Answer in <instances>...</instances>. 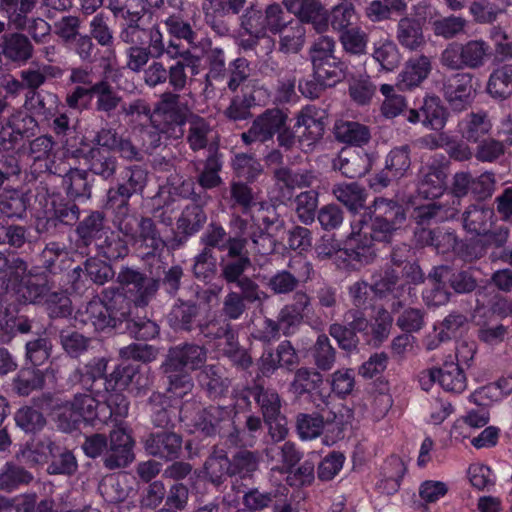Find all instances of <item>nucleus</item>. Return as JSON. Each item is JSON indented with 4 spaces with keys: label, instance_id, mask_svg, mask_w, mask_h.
<instances>
[{
    "label": "nucleus",
    "instance_id": "obj_32",
    "mask_svg": "<svg viewBox=\"0 0 512 512\" xmlns=\"http://www.w3.org/2000/svg\"><path fill=\"white\" fill-rule=\"evenodd\" d=\"M63 70L59 66L49 64H34L19 72L20 79L27 92L25 95H31L39 92V88L46 83L48 79L60 78Z\"/></svg>",
    "mask_w": 512,
    "mask_h": 512
},
{
    "label": "nucleus",
    "instance_id": "obj_25",
    "mask_svg": "<svg viewBox=\"0 0 512 512\" xmlns=\"http://www.w3.org/2000/svg\"><path fill=\"white\" fill-rule=\"evenodd\" d=\"M398 44L406 51L419 52L426 46L421 20L413 16H402L395 29Z\"/></svg>",
    "mask_w": 512,
    "mask_h": 512
},
{
    "label": "nucleus",
    "instance_id": "obj_42",
    "mask_svg": "<svg viewBox=\"0 0 512 512\" xmlns=\"http://www.w3.org/2000/svg\"><path fill=\"white\" fill-rule=\"evenodd\" d=\"M277 35L279 36L278 51L284 54L299 53L306 41V29L295 18Z\"/></svg>",
    "mask_w": 512,
    "mask_h": 512
},
{
    "label": "nucleus",
    "instance_id": "obj_4",
    "mask_svg": "<svg viewBox=\"0 0 512 512\" xmlns=\"http://www.w3.org/2000/svg\"><path fill=\"white\" fill-rule=\"evenodd\" d=\"M85 313L98 331L120 329L131 316L130 302L123 293L106 288L98 297L88 302Z\"/></svg>",
    "mask_w": 512,
    "mask_h": 512
},
{
    "label": "nucleus",
    "instance_id": "obj_34",
    "mask_svg": "<svg viewBox=\"0 0 512 512\" xmlns=\"http://www.w3.org/2000/svg\"><path fill=\"white\" fill-rule=\"evenodd\" d=\"M492 129L487 112H470L458 123V131L467 142L478 143Z\"/></svg>",
    "mask_w": 512,
    "mask_h": 512
},
{
    "label": "nucleus",
    "instance_id": "obj_56",
    "mask_svg": "<svg viewBox=\"0 0 512 512\" xmlns=\"http://www.w3.org/2000/svg\"><path fill=\"white\" fill-rule=\"evenodd\" d=\"M40 0H0V13L6 18L9 28H14L37 8Z\"/></svg>",
    "mask_w": 512,
    "mask_h": 512
},
{
    "label": "nucleus",
    "instance_id": "obj_18",
    "mask_svg": "<svg viewBox=\"0 0 512 512\" xmlns=\"http://www.w3.org/2000/svg\"><path fill=\"white\" fill-rule=\"evenodd\" d=\"M298 363L299 356L292 343L284 340L278 344L275 351L271 347L263 350L256 361L257 377H271L279 368L291 371Z\"/></svg>",
    "mask_w": 512,
    "mask_h": 512
},
{
    "label": "nucleus",
    "instance_id": "obj_12",
    "mask_svg": "<svg viewBox=\"0 0 512 512\" xmlns=\"http://www.w3.org/2000/svg\"><path fill=\"white\" fill-rule=\"evenodd\" d=\"M250 266L251 260L247 256L237 261V263H231L228 268L220 272V276L227 284H235L239 288L238 296L246 304H262L269 296L260 288L258 283L245 276V271Z\"/></svg>",
    "mask_w": 512,
    "mask_h": 512
},
{
    "label": "nucleus",
    "instance_id": "obj_28",
    "mask_svg": "<svg viewBox=\"0 0 512 512\" xmlns=\"http://www.w3.org/2000/svg\"><path fill=\"white\" fill-rule=\"evenodd\" d=\"M24 107L41 122H44L46 119L53 118L59 108H64V104L56 93L41 90L31 95H25Z\"/></svg>",
    "mask_w": 512,
    "mask_h": 512
},
{
    "label": "nucleus",
    "instance_id": "obj_7",
    "mask_svg": "<svg viewBox=\"0 0 512 512\" xmlns=\"http://www.w3.org/2000/svg\"><path fill=\"white\" fill-rule=\"evenodd\" d=\"M197 405L196 402H186L179 410V417L182 421L191 420L194 428L205 436L226 437L230 432L228 428L234 424V418L237 415L235 406L210 405L199 409L194 417L190 407Z\"/></svg>",
    "mask_w": 512,
    "mask_h": 512
},
{
    "label": "nucleus",
    "instance_id": "obj_38",
    "mask_svg": "<svg viewBox=\"0 0 512 512\" xmlns=\"http://www.w3.org/2000/svg\"><path fill=\"white\" fill-rule=\"evenodd\" d=\"M334 136L338 142L362 147L371 139L370 128L356 121L339 120L334 125Z\"/></svg>",
    "mask_w": 512,
    "mask_h": 512
},
{
    "label": "nucleus",
    "instance_id": "obj_19",
    "mask_svg": "<svg viewBox=\"0 0 512 512\" xmlns=\"http://www.w3.org/2000/svg\"><path fill=\"white\" fill-rule=\"evenodd\" d=\"M282 4L302 25H311L319 34L327 32V8L321 0H282Z\"/></svg>",
    "mask_w": 512,
    "mask_h": 512
},
{
    "label": "nucleus",
    "instance_id": "obj_46",
    "mask_svg": "<svg viewBox=\"0 0 512 512\" xmlns=\"http://www.w3.org/2000/svg\"><path fill=\"white\" fill-rule=\"evenodd\" d=\"M273 177L277 186L281 189L286 188L288 198L291 197L293 189L308 187L314 180V175L311 171L305 169L293 170L288 167L275 169Z\"/></svg>",
    "mask_w": 512,
    "mask_h": 512
},
{
    "label": "nucleus",
    "instance_id": "obj_5",
    "mask_svg": "<svg viewBox=\"0 0 512 512\" xmlns=\"http://www.w3.org/2000/svg\"><path fill=\"white\" fill-rule=\"evenodd\" d=\"M348 237L350 256L362 264L370 263L376 256L373 242L389 243L400 227L370 217L369 223L351 226Z\"/></svg>",
    "mask_w": 512,
    "mask_h": 512
},
{
    "label": "nucleus",
    "instance_id": "obj_36",
    "mask_svg": "<svg viewBox=\"0 0 512 512\" xmlns=\"http://www.w3.org/2000/svg\"><path fill=\"white\" fill-rule=\"evenodd\" d=\"M161 370L167 385L166 391L171 396L183 398L192 392L194 383L187 369L179 368L164 361Z\"/></svg>",
    "mask_w": 512,
    "mask_h": 512
},
{
    "label": "nucleus",
    "instance_id": "obj_43",
    "mask_svg": "<svg viewBox=\"0 0 512 512\" xmlns=\"http://www.w3.org/2000/svg\"><path fill=\"white\" fill-rule=\"evenodd\" d=\"M270 4L264 9L255 5H250L239 17L240 27L246 34H256L257 36H266L269 26Z\"/></svg>",
    "mask_w": 512,
    "mask_h": 512
},
{
    "label": "nucleus",
    "instance_id": "obj_16",
    "mask_svg": "<svg viewBox=\"0 0 512 512\" xmlns=\"http://www.w3.org/2000/svg\"><path fill=\"white\" fill-rule=\"evenodd\" d=\"M247 0H203L202 11L205 23L219 36L231 31L229 16L239 15Z\"/></svg>",
    "mask_w": 512,
    "mask_h": 512
},
{
    "label": "nucleus",
    "instance_id": "obj_23",
    "mask_svg": "<svg viewBox=\"0 0 512 512\" xmlns=\"http://www.w3.org/2000/svg\"><path fill=\"white\" fill-rule=\"evenodd\" d=\"M144 14L140 11L126 22L121 24L119 39L129 47L147 45L151 43L153 46L154 41L157 40L160 28L158 25L151 27L141 26V20Z\"/></svg>",
    "mask_w": 512,
    "mask_h": 512
},
{
    "label": "nucleus",
    "instance_id": "obj_21",
    "mask_svg": "<svg viewBox=\"0 0 512 512\" xmlns=\"http://www.w3.org/2000/svg\"><path fill=\"white\" fill-rule=\"evenodd\" d=\"M182 435L169 430L149 433L144 439L145 451L165 461L178 459L182 452Z\"/></svg>",
    "mask_w": 512,
    "mask_h": 512
},
{
    "label": "nucleus",
    "instance_id": "obj_9",
    "mask_svg": "<svg viewBox=\"0 0 512 512\" xmlns=\"http://www.w3.org/2000/svg\"><path fill=\"white\" fill-rule=\"evenodd\" d=\"M94 393H77L72 400L66 401L59 406L57 411L58 427L69 432L77 428L81 422L93 423L98 420L107 423V415L101 414L99 401Z\"/></svg>",
    "mask_w": 512,
    "mask_h": 512
},
{
    "label": "nucleus",
    "instance_id": "obj_31",
    "mask_svg": "<svg viewBox=\"0 0 512 512\" xmlns=\"http://www.w3.org/2000/svg\"><path fill=\"white\" fill-rule=\"evenodd\" d=\"M200 307L192 300L177 299L168 314L169 325L176 331L190 332L197 327Z\"/></svg>",
    "mask_w": 512,
    "mask_h": 512
},
{
    "label": "nucleus",
    "instance_id": "obj_60",
    "mask_svg": "<svg viewBox=\"0 0 512 512\" xmlns=\"http://www.w3.org/2000/svg\"><path fill=\"white\" fill-rule=\"evenodd\" d=\"M247 244L251 242L255 253L266 256L276 249V236L262 231V227L252 220L247 219V230L244 234Z\"/></svg>",
    "mask_w": 512,
    "mask_h": 512
},
{
    "label": "nucleus",
    "instance_id": "obj_44",
    "mask_svg": "<svg viewBox=\"0 0 512 512\" xmlns=\"http://www.w3.org/2000/svg\"><path fill=\"white\" fill-rule=\"evenodd\" d=\"M450 267H434L429 273V279L432 281V287L423 292V299L429 306H441L450 299V293L446 290L443 280L448 277Z\"/></svg>",
    "mask_w": 512,
    "mask_h": 512
},
{
    "label": "nucleus",
    "instance_id": "obj_17",
    "mask_svg": "<svg viewBox=\"0 0 512 512\" xmlns=\"http://www.w3.org/2000/svg\"><path fill=\"white\" fill-rule=\"evenodd\" d=\"M325 118V111L315 105H307L297 114L295 127L304 128L298 137V142L304 152L312 151L323 138Z\"/></svg>",
    "mask_w": 512,
    "mask_h": 512
},
{
    "label": "nucleus",
    "instance_id": "obj_57",
    "mask_svg": "<svg viewBox=\"0 0 512 512\" xmlns=\"http://www.w3.org/2000/svg\"><path fill=\"white\" fill-rule=\"evenodd\" d=\"M372 292L380 298L393 293L399 298L401 292L406 289V285L399 284V274L392 268H386L373 273L372 275Z\"/></svg>",
    "mask_w": 512,
    "mask_h": 512
},
{
    "label": "nucleus",
    "instance_id": "obj_52",
    "mask_svg": "<svg viewBox=\"0 0 512 512\" xmlns=\"http://www.w3.org/2000/svg\"><path fill=\"white\" fill-rule=\"evenodd\" d=\"M372 218L402 227L406 220L404 207L397 201L386 198H376L372 205Z\"/></svg>",
    "mask_w": 512,
    "mask_h": 512
},
{
    "label": "nucleus",
    "instance_id": "obj_2",
    "mask_svg": "<svg viewBox=\"0 0 512 512\" xmlns=\"http://www.w3.org/2000/svg\"><path fill=\"white\" fill-rule=\"evenodd\" d=\"M156 114L158 127L175 140L184 136V127L188 123L187 142L193 151L205 149L213 138L214 130L209 121L194 114L185 98L178 93L163 92Z\"/></svg>",
    "mask_w": 512,
    "mask_h": 512
},
{
    "label": "nucleus",
    "instance_id": "obj_35",
    "mask_svg": "<svg viewBox=\"0 0 512 512\" xmlns=\"http://www.w3.org/2000/svg\"><path fill=\"white\" fill-rule=\"evenodd\" d=\"M91 97L95 98V111L111 117L122 105V96L105 79L90 86Z\"/></svg>",
    "mask_w": 512,
    "mask_h": 512
},
{
    "label": "nucleus",
    "instance_id": "obj_30",
    "mask_svg": "<svg viewBox=\"0 0 512 512\" xmlns=\"http://www.w3.org/2000/svg\"><path fill=\"white\" fill-rule=\"evenodd\" d=\"M155 59H160L166 55L168 59L174 62H184L185 65L191 66L193 75L198 73V66L200 62L199 56L193 54L189 49L183 48L180 43L174 40H169L167 45L164 43V37L160 31L156 41H154Z\"/></svg>",
    "mask_w": 512,
    "mask_h": 512
},
{
    "label": "nucleus",
    "instance_id": "obj_45",
    "mask_svg": "<svg viewBox=\"0 0 512 512\" xmlns=\"http://www.w3.org/2000/svg\"><path fill=\"white\" fill-rule=\"evenodd\" d=\"M108 228L105 226V216L101 211H91L82 221L79 222L76 233L80 241L89 246L92 242H99Z\"/></svg>",
    "mask_w": 512,
    "mask_h": 512
},
{
    "label": "nucleus",
    "instance_id": "obj_10",
    "mask_svg": "<svg viewBox=\"0 0 512 512\" xmlns=\"http://www.w3.org/2000/svg\"><path fill=\"white\" fill-rule=\"evenodd\" d=\"M117 281L125 290L123 295L136 307L147 306L159 288L158 280L130 267H123L120 270Z\"/></svg>",
    "mask_w": 512,
    "mask_h": 512
},
{
    "label": "nucleus",
    "instance_id": "obj_27",
    "mask_svg": "<svg viewBox=\"0 0 512 512\" xmlns=\"http://www.w3.org/2000/svg\"><path fill=\"white\" fill-rule=\"evenodd\" d=\"M248 395L243 396V400L250 405L248 397L252 396L258 405L264 422L277 420L281 414V398L279 394L271 388H265L263 385L255 383L246 388Z\"/></svg>",
    "mask_w": 512,
    "mask_h": 512
},
{
    "label": "nucleus",
    "instance_id": "obj_3",
    "mask_svg": "<svg viewBox=\"0 0 512 512\" xmlns=\"http://www.w3.org/2000/svg\"><path fill=\"white\" fill-rule=\"evenodd\" d=\"M228 226L229 233L221 224L210 223L200 237L203 248H208L210 251L214 249L221 252L226 251V254L220 258V272L228 268L231 263H237V261L249 256L247 241L244 237L247 230V219L233 213Z\"/></svg>",
    "mask_w": 512,
    "mask_h": 512
},
{
    "label": "nucleus",
    "instance_id": "obj_24",
    "mask_svg": "<svg viewBox=\"0 0 512 512\" xmlns=\"http://www.w3.org/2000/svg\"><path fill=\"white\" fill-rule=\"evenodd\" d=\"M432 71L431 58L421 54L409 59L396 78L398 91H411L428 78Z\"/></svg>",
    "mask_w": 512,
    "mask_h": 512
},
{
    "label": "nucleus",
    "instance_id": "obj_61",
    "mask_svg": "<svg viewBox=\"0 0 512 512\" xmlns=\"http://www.w3.org/2000/svg\"><path fill=\"white\" fill-rule=\"evenodd\" d=\"M487 92L497 99H506L512 95V64H504L489 76Z\"/></svg>",
    "mask_w": 512,
    "mask_h": 512
},
{
    "label": "nucleus",
    "instance_id": "obj_47",
    "mask_svg": "<svg viewBox=\"0 0 512 512\" xmlns=\"http://www.w3.org/2000/svg\"><path fill=\"white\" fill-rule=\"evenodd\" d=\"M131 488L127 477L120 474L107 475L100 481L98 491L107 503L117 504L126 500Z\"/></svg>",
    "mask_w": 512,
    "mask_h": 512
},
{
    "label": "nucleus",
    "instance_id": "obj_54",
    "mask_svg": "<svg viewBox=\"0 0 512 512\" xmlns=\"http://www.w3.org/2000/svg\"><path fill=\"white\" fill-rule=\"evenodd\" d=\"M261 455L258 451L241 449L230 459V477L238 476L241 479L252 478L259 469Z\"/></svg>",
    "mask_w": 512,
    "mask_h": 512
},
{
    "label": "nucleus",
    "instance_id": "obj_22",
    "mask_svg": "<svg viewBox=\"0 0 512 512\" xmlns=\"http://www.w3.org/2000/svg\"><path fill=\"white\" fill-rule=\"evenodd\" d=\"M34 55V45L28 35L20 31L4 34L0 43V60L17 65L27 63Z\"/></svg>",
    "mask_w": 512,
    "mask_h": 512
},
{
    "label": "nucleus",
    "instance_id": "obj_48",
    "mask_svg": "<svg viewBox=\"0 0 512 512\" xmlns=\"http://www.w3.org/2000/svg\"><path fill=\"white\" fill-rule=\"evenodd\" d=\"M27 195L18 187L0 193V213L11 219H23L27 214Z\"/></svg>",
    "mask_w": 512,
    "mask_h": 512
},
{
    "label": "nucleus",
    "instance_id": "obj_58",
    "mask_svg": "<svg viewBox=\"0 0 512 512\" xmlns=\"http://www.w3.org/2000/svg\"><path fill=\"white\" fill-rule=\"evenodd\" d=\"M204 473L209 482L220 486L230 476V459L223 450H214L204 463Z\"/></svg>",
    "mask_w": 512,
    "mask_h": 512
},
{
    "label": "nucleus",
    "instance_id": "obj_26",
    "mask_svg": "<svg viewBox=\"0 0 512 512\" xmlns=\"http://www.w3.org/2000/svg\"><path fill=\"white\" fill-rule=\"evenodd\" d=\"M418 178V193L423 198L436 199L446 190L447 173L441 164L431 163L422 166Z\"/></svg>",
    "mask_w": 512,
    "mask_h": 512
},
{
    "label": "nucleus",
    "instance_id": "obj_33",
    "mask_svg": "<svg viewBox=\"0 0 512 512\" xmlns=\"http://www.w3.org/2000/svg\"><path fill=\"white\" fill-rule=\"evenodd\" d=\"M106 370L107 360L103 357H95L85 364L83 370H76L73 376L89 392L100 396L102 393L100 386H103V382L108 378V376H105Z\"/></svg>",
    "mask_w": 512,
    "mask_h": 512
},
{
    "label": "nucleus",
    "instance_id": "obj_29",
    "mask_svg": "<svg viewBox=\"0 0 512 512\" xmlns=\"http://www.w3.org/2000/svg\"><path fill=\"white\" fill-rule=\"evenodd\" d=\"M207 352L202 346L185 343L171 348L165 362L182 369H198L206 361Z\"/></svg>",
    "mask_w": 512,
    "mask_h": 512
},
{
    "label": "nucleus",
    "instance_id": "obj_40",
    "mask_svg": "<svg viewBox=\"0 0 512 512\" xmlns=\"http://www.w3.org/2000/svg\"><path fill=\"white\" fill-rule=\"evenodd\" d=\"M199 382L211 399L225 396L230 387V380L218 365L204 366L199 374Z\"/></svg>",
    "mask_w": 512,
    "mask_h": 512
},
{
    "label": "nucleus",
    "instance_id": "obj_11",
    "mask_svg": "<svg viewBox=\"0 0 512 512\" xmlns=\"http://www.w3.org/2000/svg\"><path fill=\"white\" fill-rule=\"evenodd\" d=\"M411 147L408 144L392 148L385 157V166L381 172L370 179V187L381 190L391 182L399 181L411 172Z\"/></svg>",
    "mask_w": 512,
    "mask_h": 512
},
{
    "label": "nucleus",
    "instance_id": "obj_51",
    "mask_svg": "<svg viewBox=\"0 0 512 512\" xmlns=\"http://www.w3.org/2000/svg\"><path fill=\"white\" fill-rule=\"evenodd\" d=\"M332 194L350 211L358 212L365 206L367 193L364 187L356 182L334 185Z\"/></svg>",
    "mask_w": 512,
    "mask_h": 512
},
{
    "label": "nucleus",
    "instance_id": "obj_1",
    "mask_svg": "<svg viewBox=\"0 0 512 512\" xmlns=\"http://www.w3.org/2000/svg\"><path fill=\"white\" fill-rule=\"evenodd\" d=\"M148 177L147 169L141 165L125 167L121 173V181L108 189L106 205L113 210L114 227L133 245L147 249V256H154L165 247V241L154 220L131 212L129 204L133 195H142Z\"/></svg>",
    "mask_w": 512,
    "mask_h": 512
},
{
    "label": "nucleus",
    "instance_id": "obj_53",
    "mask_svg": "<svg viewBox=\"0 0 512 512\" xmlns=\"http://www.w3.org/2000/svg\"><path fill=\"white\" fill-rule=\"evenodd\" d=\"M422 125L435 131L442 130L447 122L449 112L437 96H428L421 106Z\"/></svg>",
    "mask_w": 512,
    "mask_h": 512
},
{
    "label": "nucleus",
    "instance_id": "obj_13",
    "mask_svg": "<svg viewBox=\"0 0 512 512\" xmlns=\"http://www.w3.org/2000/svg\"><path fill=\"white\" fill-rule=\"evenodd\" d=\"M344 321V324H331L328 332L342 350L351 352L356 350L360 343L358 334L363 339L364 335H368L369 320L358 309H350L345 313Z\"/></svg>",
    "mask_w": 512,
    "mask_h": 512
},
{
    "label": "nucleus",
    "instance_id": "obj_50",
    "mask_svg": "<svg viewBox=\"0 0 512 512\" xmlns=\"http://www.w3.org/2000/svg\"><path fill=\"white\" fill-rule=\"evenodd\" d=\"M262 430V420L259 416L249 414L242 427L234 424L232 430L227 434V441L235 446H253L257 433Z\"/></svg>",
    "mask_w": 512,
    "mask_h": 512
},
{
    "label": "nucleus",
    "instance_id": "obj_62",
    "mask_svg": "<svg viewBox=\"0 0 512 512\" xmlns=\"http://www.w3.org/2000/svg\"><path fill=\"white\" fill-rule=\"evenodd\" d=\"M13 29L25 31L32 43L43 45L51 38L52 25L42 17L29 15Z\"/></svg>",
    "mask_w": 512,
    "mask_h": 512
},
{
    "label": "nucleus",
    "instance_id": "obj_59",
    "mask_svg": "<svg viewBox=\"0 0 512 512\" xmlns=\"http://www.w3.org/2000/svg\"><path fill=\"white\" fill-rule=\"evenodd\" d=\"M199 334L209 340H216L225 338L226 343L232 342L235 337V332L230 322L224 317L211 315L205 320H201L197 323Z\"/></svg>",
    "mask_w": 512,
    "mask_h": 512
},
{
    "label": "nucleus",
    "instance_id": "obj_41",
    "mask_svg": "<svg viewBox=\"0 0 512 512\" xmlns=\"http://www.w3.org/2000/svg\"><path fill=\"white\" fill-rule=\"evenodd\" d=\"M494 210L483 205H470L463 213V226L476 235L487 234L493 223Z\"/></svg>",
    "mask_w": 512,
    "mask_h": 512
},
{
    "label": "nucleus",
    "instance_id": "obj_15",
    "mask_svg": "<svg viewBox=\"0 0 512 512\" xmlns=\"http://www.w3.org/2000/svg\"><path fill=\"white\" fill-rule=\"evenodd\" d=\"M288 114L280 108H269L258 115L247 132L241 134L242 141L249 145L253 142L265 143L273 139L286 126Z\"/></svg>",
    "mask_w": 512,
    "mask_h": 512
},
{
    "label": "nucleus",
    "instance_id": "obj_8",
    "mask_svg": "<svg viewBox=\"0 0 512 512\" xmlns=\"http://www.w3.org/2000/svg\"><path fill=\"white\" fill-rule=\"evenodd\" d=\"M490 46L482 39L465 43H448L439 55L440 66L447 71H462L482 67L489 55Z\"/></svg>",
    "mask_w": 512,
    "mask_h": 512
},
{
    "label": "nucleus",
    "instance_id": "obj_55",
    "mask_svg": "<svg viewBox=\"0 0 512 512\" xmlns=\"http://www.w3.org/2000/svg\"><path fill=\"white\" fill-rule=\"evenodd\" d=\"M438 371V382L444 390L460 394L466 389L467 380L463 368L455 364L451 355Z\"/></svg>",
    "mask_w": 512,
    "mask_h": 512
},
{
    "label": "nucleus",
    "instance_id": "obj_6",
    "mask_svg": "<svg viewBox=\"0 0 512 512\" xmlns=\"http://www.w3.org/2000/svg\"><path fill=\"white\" fill-rule=\"evenodd\" d=\"M336 42L327 35L317 38L308 50L313 77L328 86H335L345 78L347 66L335 56Z\"/></svg>",
    "mask_w": 512,
    "mask_h": 512
},
{
    "label": "nucleus",
    "instance_id": "obj_37",
    "mask_svg": "<svg viewBox=\"0 0 512 512\" xmlns=\"http://www.w3.org/2000/svg\"><path fill=\"white\" fill-rule=\"evenodd\" d=\"M21 464L7 461L0 467V491L12 493L34 481V475Z\"/></svg>",
    "mask_w": 512,
    "mask_h": 512
},
{
    "label": "nucleus",
    "instance_id": "obj_39",
    "mask_svg": "<svg viewBox=\"0 0 512 512\" xmlns=\"http://www.w3.org/2000/svg\"><path fill=\"white\" fill-rule=\"evenodd\" d=\"M142 376L138 371V367L127 364L118 365L108 378L103 382L104 391H123L130 386L139 390L143 384Z\"/></svg>",
    "mask_w": 512,
    "mask_h": 512
},
{
    "label": "nucleus",
    "instance_id": "obj_49",
    "mask_svg": "<svg viewBox=\"0 0 512 512\" xmlns=\"http://www.w3.org/2000/svg\"><path fill=\"white\" fill-rule=\"evenodd\" d=\"M89 171L100 176L104 180L115 176L118 160L109 151L100 148H91L87 155Z\"/></svg>",
    "mask_w": 512,
    "mask_h": 512
},
{
    "label": "nucleus",
    "instance_id": "obj_20",
    "mask_svg": "<svg viewBox=\"0 0 512 512\" xmlns=\"http://www.w3.org/2000/svg\"><path fill=\"white\" fill-rule=\"evenodd\" d=\"M134 441L130 434L119 427L110 432V443L103 456V464L109 470L128 466L135 458Z\"/></svg>",
    "mask_w": 512,
    "mask_h": 512
},
{
    "label": "nucleus",
    "instance_id": "obj_64",
    "mask_svg": "<svg viewBox=\"0 0 512 512\" xmlns=\"http://www.w3.org/2000/svg\"><path fill=\"white\" fill-rule=\"evenodd\" d=\"M322 382L323 376L319 371L314 368L301 367L294 373L290 391L297 397H301L319 388Z\"/></svg>",
    "mask_w": 512,
    "mask_h": 512
},
{
    "label": "nucleus",
    "instance_id": "obj_63",
    "mask_svg": "<svg viewBox=\"0 0 512 512\" xmlns=\"http://www.w3.org/2000/svg\"><path fill=\"white\" fill-rule=\"evenodd\" d=\"M373 59L380 65L382 70L391 72L401 62V54L393 40L386 38L375 42L372 52Z\"/></svg>",
    "mask_w": 512,
    "mask_h": 512
},
{
    "label": "nucleus",
    "instance_id": "obj_14",
    "mask_svg": "<svg viewBox=\"0 0 512 512\" xmlns=\"http://www.w3.org/2000/svg\"><path fill=\"white\" fill-rule=\"evenodd\" d=\"M441 92L453 111L462 112L468 109L476 96L473 75L468 72H460L444 77Z\"/></svg>",
    "mask_w": 512,
    "mask_h": 512
}]
</instances>
